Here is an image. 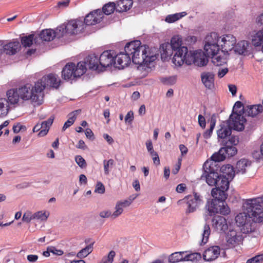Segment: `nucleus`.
Returning a JSON list of instances; mask_svg holds the SVG:
<instances>
[{
	"instance_id": "nucleus-1",
	"label": "nucleus",
	"mask_w": 263,
	"mask_h": 263,
	"mask_svg": "<svg viewBox=\"0 0 263 263\" xmlns=\"http://www.w3.org/2000/svg\"><path fill=\"white\" fill-rule=\"evenodd\" d=\"M154 50L147 45H141L140 40L128 42L125 45L123 52L116 53L115 66L123 69L128 66L132 60L134 64L139 65L138 67H141L144 70L151 68L152 66H154L153 62L158 55Z\"/></svg>"
},
{
	"instance_id": "nucleus-2",
	"label": "nucleus",
	"mask_w": 263,
	"mask_h": 263,
	"mask_svg": "<svg viewBox=\"0 0 263 263\" xmlns=\"http://www.w3.org/2000/svg\"><path fill=\"white\" fill-rule=\"evenodd\" d=\"M60 84V80L58 75L49 73L34 82V84L26 83L18 88L21 99L23 101L30 100L34 105H41L43 103V98H41L39 93L45 89L49 88H58Z\"/></svg>"
},
{
	"instance_id": "nucleus-3",
	"label": "nucleus",
	"mask_w": 263,
	"mask_h": 263,
	"mask_svg": "<svg viewBox=\"0 0 263 263\" xmlns=\"http://www.w3.org/2000/svg\"><path fill=\"white\" fill-rule=\"evenodd\" d=\"M244 207L246 213L238 214L235 217V222L241 232L248 234L254 231V223L263 221V198L247 199Z\"/></svg>"
},
{
	"instance_id": "nucleus-4",
	"label": "nucleus",
	"mask_w": 263,
	"mask_h": 263,
	"mask_svg": "<svg viewBox=\"0 0 263 263\" xmlns=\"http://www.w3.org/2000/svg\"><path fill=\"white\" fill-rule=\"evenodd\" d=\"M229 179L224 175H219L217 182L214 185L215 188L211 191L213 199H208L205 205V209L210 215L218 212L224 216L230 213V209L226 202L228 196L226 191L229 187Z\"/></svg>"
},
{
	"instance_id": "nucleus-5",
	"label": "nucleus",
	"mask_w": 263,
	"mask_h": 263,
	"mask_svg": "<svg viewBox=\"0 0 263 263\" xmlns=\"http://www.w3.org/2000/svg\"><path fill=\"white\" fill-rule=\"evenodd\" d=\"M242 106L243 103L241 101H237L235 103L229 119L219 125L220 128L217 130L218 138H224L230 135L232 129L238 132L244 129V123L247 122V120L241 115V111L238 112L235 110L236 108Z\"/></svg>"
},
{
	"instance_id": "nucleus-6",
	"label": "nucleus",
	"mask_w": 263,
	"mask_h": 263,
	"mask_svg": "<svg viewBox=\"0 0 263 263\" xmlns=\"http://www.w3.org/2000/svg\"><path fill=\"white\" fill-rule=\"evenodd\" d=\"M181 45L182 40L178 36L172 37L170 44H162L160 45L162 57H170L174 53L172 62L176 66H181L183 64V59L189 51L187 47Z\"/></svg>"
},
{
	"instance_id": "nucleus-7",
	"label": "nucleus",
	"mask_w": 263,
	"mask_h": 263,
	"mask_svg": "<svg viewBox=\"0 0 263 263\" xmlns=\"http://www.w3.org/2000/svg\"><path fill=\"white\" fill-rule=\"evenodd\" d=\"M84 29L83 20H71L58 27V39L66 35L77 34Z\"/></svg>"
},
{
	"instance_id": "nucleus-8",
	"label": "nucleus",
	"mask_w": 263,
	"mask_h": 263,
	"mask_svg": "<svg viewBox=\"0 0 263 263\" xmlns=\"http://www.w3.org/2000/svg\"><path fill=\"white\" fill-rule=\"evenodd\" d=\"M210 162V161H206L203 164L201 179H205L209 185L214 186L217 182V178L219 175V165L212 164Z\"/></svg>"
},
{
	"instance_id": "nucleus-9",
	"label": "nucleus",
	"mask_w": 263,
	"mask_h": 263,
	"mask_svg": "<svg viewBox=\"0 0 263 263\" xmlns=\"http://www.w3.org/2000/svg\"><path fill=\"white\" fill-rule=\"evenodd\" d=\"M208 55L202 50H197L194 51L189 50L183 59V64L187 65L192 64L198 67L205 66L209 60Z\"/></svg>"
},
{
	"instance_id": "nucleus-10",
	"label": "nucleus",
	"mask_w": 263,
	"mask_h": 263,
	"mask_svg": "<svg viewBox=\"0 0 263 263\" xmlns=\"http://www.w3.org/2000/svg\"><path fill=\"white\" fill-rule=\"evenodd\" d=\"M219 37L217 33L211 32L204 39V50L209 57H215L219 51L220 45L218 44Z\"/></svg>"
},
{
	"instance_id": "nucleus-11",
	"label": "nucleus",
	"mask_w": 263,
	"mask_h": 263,
	"mask_svg": "<svg viewBox=\"0 0 263 263\" xmlns=\"http://www.w3.org/2000/svg\"><path fill=\"white\" fill-rule=\"evenodd\" d=\"M183 200H184L187 205L185 211L186 214L195 212L199 206L203 203L202 197L199 193L195 192H193V195L185 196Z\"/></svg>"
},
{
	"instance_id": "nucleus-12",
	"label": "nucleus",
	"mask_w": 263,
	"mask_h": 263,
	"mask_svg": "<svg viewBox=\"0 0 263 263\" xmlns=\"http://www.w3.org/2000/svg\"><path fill=\"white\" fill-rule=\"evenodd\" d=\"M116 52L113 50L104 51L99 58V65L102 67L106 68L116 64L115 60Z\"/></svg>"
},
{
	"instance_id": "nucleus-13",
	"label": "nucleus",
	"mask_w": 263,
	"mask_h": 263,
	"mask_svg": "<svg viewBox=\"0 0 263 263\" xmlns=\"http://www.w3.org/2000/svg\"><path fill=\"white\" fill-rule=\"evenodd\" d=\"M220 44L221 50L224 54H229V52L234 50L236 44L235 36L231 34L223 35L221 38Z\"/></svg>"
},
{
	"instance_id": "nucleus-14",
	"label": "nucleus",
	"mask_w": 263,
	"mask_h": 263,
	"mask_svg": "<svg viewBox=\"0 0 263 263\" xmlns=\"http://www.w3.org/2000/svg\"><path fill=\"white\" fill-rule=\"evenodd\" d=\"M218 213L221 214L220 212H218L214 215H210V216H213L211 219L212 228L216 231L226 232L228 229L227 220L224 217L216 215V214ZM208 215L210 216L209 214Z\"/></svg>"
},
{
	"instance_id": "nucleus-15",
	"label": "nucleus",
	"mask_w": 263,
	"mask_h": 263,
	"mask_svg": "<svg viewBox=\"0 0 263 263\" xmlns=\"http://www.w3.org/2000/svg\"><path fill=\"white\" fill-rule=\"evenodd\" d=\"M103 17L104 16L100 9L95 10L86 15L83 21L84 26L96 25L99 23Z\"/></svg>"
},
{
	"instance_id": "nucleus-16",
	"label": "nucleus",
	"mask_w": 263,
	"mask_h": 263,
	"mask_svg": "<svg viewBox=\"0 0 263 263\" xmlns=\"http://www.w3.org/2000/svg\"><path fill=\"white\" fill-rule=\"evenodd\" d=\"M234 50L236 53L244 56L252 54V48L248 41L243 40L236 43Z\"/></svg>"
},
{
	"instance_id": "nucleus-17",
	"label": "nucleus",
	"mask_w": 263,
	"mask_h": 263,
	"mask_svg": "<svg viewBox=\"0 0 263 263\" xmlns=\"http://www.w3.org/2000/svg\"><path fill=\"white\" fill-rule=\"evenodd\" d=\"M226 240L229 247L233 248L242 240V236L240 232L230 229L226 235Z\"/></svg>"
},
{
	"instance_id": "nucleus-18",
	"label": "nucleus",
	"mask_w": 263,
	"mask_h": 263,
	"mask_svg": "<svg viewBox=\"0 0 263 263\" xmlns=\"http://www.w3.org/2000/svg\"><path fill=\"white\" fill-rule=\"evenodd\" d=\"M75 63L68 62L63 68L61 72L62 78L66 81L77 78L75 70Z\"/></svg>"
},
{
	"instance_id": "nucleus-19",
	"label": "nucleus",
	"mask_w": 263,
	"mask_h": 263,
	"mask_svg": "<svg viewBox=\"0 0 263 263\" xmlns=\"http://www.w3.org/2000/svg\"><path fill=\"white\" fill-rule=\"evenodd\" d=\"M220 249L218 246H211L205 250L203 259L206 261H212L217 258L220 255Z\"/></svg>"
},
{
	"instance_id": "nucleus-20",
	"label": "nucleus",
	"mask_w": 263,
	"mask_h": 263,
	"mask_svg": "<svg viewBox=\"0 0 263 263\" xmlns=\"http://www.w3.org/2000/svg\"><path fill=\"white\" fill-rule=\"evenodd\" d=\"M201 81L204 86L212 89L214 86V74L211 72H203L201 74Z\"/></svg>"
},
{
	"instance_id": "nucleus-21",
	"label": "nucleus",
	"mask_w": 263,
	"mask_h": 263,
	"mask_svg": "<svg viewBox=\"0 0 263 263\" xmlns=\"http://www.w3.org/2000/svg\"><path fill=\"white\" fill-rule=\"evenodd\" d=\"M7 102L11 105H14L17 104L20 99H21V95L18 91V88H11L7 91Z\"/></svg>"
},
{
	"instance_id": "nucleus-22",
	"label": "nucleus",
	"mask_w": 263,
	"mask_h": 263,
	"mask_svg": "<svg viewBox=\"0 0 263 263\" xmlns=\"http://www.w3.org/2000/svg\"><path fill=\"white\" fill-rule=\"evenodd\" d=\"M20 47V43L17 40L10 42L7 44L4 43V52L8 55H14L19 50Z\"/></svg>"
},
{
	"instance_id": "nucleus-23",
	"label": "nucleus",
	"mask_w": 263,
	"mask_h": 263,
	"mask_svg": "<svg viewBox=\"0 0 263 263\" xmlns=\"http://www.w3.org/2000/svg\"><path fill=\"white\" fill-rule=\"evenodd\" d=\"M58 27L55 30H53L51 29H46L43 30L39 34L40 38L46 42H49L54 39L55 37L58 38Z\"/></svg>"
},
{
	"instance_id": "nucleus-24",
	"label": "nucleus",
	"mask_w": 263,
	"mask_h": 263,
	"mask_svg": "<svg viewBox=\"0 0 263 263\" xmlns=\"http://www.w3.org/2000/svg\"><path fill=\"white\" fill-rule=\"evenodd\" d=\"M84 60L87 65L88 68L92 70L98 69L99 65V60L98 56L95 54H90L87 56Z\"/></svg>"
},
{
	"instance_id": "nucleus-25",
	"label": "nucleus",
	"mask_w": 263,
	"mask_h": 263,
	"mask_svg": "<svg viewBox=\"0 0 263 263\" xmlns=\"http://www.w3.org/2000/svg\"><path fill=\"white\" fill-rule=\"evenodd\" d=\"M134 199V198L129 199V200H124L123 201L117 202L115 206L116 210L112 215V218H116L120 216L123 213V208L129 206Z\"/></svg>"
},
{
	"instance_id": "nucleus-26",
	"label": "nucleus",
	"mask_w": 263,
	"mask_h": 263,
	"mask_svg": "<svg viewBox=\"0 0 263 263\" xmlns=\"http://www.w3.org/2000/svg\"><path fill=\"white\" fill-rule=\"evenodd\" d=\"M133 4V0H119L117 2L116 11L118 12H126L129 10Z\"/></svg>"
},
{
	"instance_id": "nucleus-27",
	"label": "nucleus",
	"mask_w": 263,
	"mask_h": 263,
	"mask_svg": "<svg viewBox=\"0 0 263 263\" xmlns=\"http://www.w3.org/2000/svg\"><path fill=\"white\" fill-rule=\"evenodd\" d=\"M222 173V175H224L228 177L230 180H232L235 176V171L233 166L229 164L223 165L221 167L219 166V173Z\"/></svg>"
},
{
	"instance_id": "nucleus-28",
	"label": "nucleus",
	"mask_w": 263,
	"mask_h": 263,
	"mask_svg": "<svg viewBox=\"0 0 263 263\" xmlns=\"http://www.w3.org/2000/svg\"><path fill=\"white\" fill-rule=\"evenodd\" d=\"M54 117L51 116L47 120L42 122V129L39 132L38 136L43 137L46 135L49 131L50 126L53 123Z\"/></svg>"
},
{
	"instance_id": "nucleus-29",
	"label": "nucleus",
	"mask_w": 263,
	"mask_h": 263,
	"mask_svg": "<svg viewBox=\"0 0 263 263\" xmlns=\"http://www.w3.org/2000/svg\"><path fill=\"white\" fill-rule=\"evenodd\" d=\"M247 107L246 115L252 117L256 116L263 110V106L261 104L251 105Z\"/></svg>"
},
{
	"instance_id": "nucleus-30",
	"label": "nucleus",
	"mask_w": 263,
	"mask_h": 263,
	"mask_svg": "<svg viewBox=\"0 0 263 263\" xmlns=\"http://www.w3.org/2000/svg\"><path fill=\"white\" fill-rule=\"evenodd\" d=\"M226 158V155L223 153L222 150L220 148L218 152L214 153L210 160L206 161H210V163L217 164V163L223 161Z\"/></svg>"
},
{
	"instance_id": "nucleus-31",
	"label": "nucleus",
	"mask_w": 263,
	"mask_h": 263,
	"mask_svg": "<svg viewBox=\"0 0 263 263\" xmlns=\"http://www.w3.org/2000/svg\"><path fill=\"white\" fill-rule=\"evenodd\" d=\"M251 42L255 47L260 46L263 44V28L252 35Z\"/></svg>"
},
{
	"instance_id": "nucleus-32",
	"label": "nucleus",
	"mask_w": 263,
	"mask_h": 263,
	"mask_svg": "<svg viewBox=\"0 0 263 263\" xmlns=\"http://www.w3.org/2000/svg\"><path fill=\"white\" fill-rule=\"evenodd\" d=\"M75 70L78 78L81 77L86 73L88 68L87 65L84 60L80 61L75 64Z\"/></svg>"
},
{
	"instance_id": "nucleus-33",
	"label": "nucleus",
	"mask_w": 263,
	"mask_h": 263,
	"mask_svg": "<svg viewBox=\"0 0 263 263\" xmlns=\"http://www.w3.org/2000/svg\"><path fill=\"white\" fill-rule=\"evenodd\" d=\"M186 252H176L172 253L168 257V261L170 263H177L184 261V254Z\"/></svg>"
},
{
	"instance_id": "nucleus-34",
	"label": "nucleus",
	"mask_w": 263,
	"mask_h": 263,
	"mask_svg": "<svg viewBox=\"0 0 263 263\" xmlns=\"http://www.w3.org/2000/svg\"><path fill=\"white\" fill-rule=\"evenodd\" d=\"M223 147H221L223 153L228 158L235 156L237 152V149L235 146L223 143Z\"/></svg>"
},
{
	"instance_id": "nucleus-35",
	"label": "nucleus",
	"mask_w": 263,
	"mask_h": 263,
	"mask_svg": "<svg viewBox=\"0 0 263 263\" xmlns=\"http://www.w3.org/2000/svg\"><path fill=\"white\" fill-rule=\"evenodd\" d=\"M250 165L249 161L246 159H241L236 164V172L237 173L244 174L246 172V167Z\"/></svg>"
},
{
	"instance_id": "nucleus-36",
	"label": "nucleus",
	"mask_w": 263,
	"mask_h": 263,
	"mask_svg": "<svg viewBox=\"0 0 263 263\" xmlns=\"http://www.w3.org/2000/svg\"><path fill=\"white\" fill-rule=\"evenodd\" d=\"M210 128L206 130L203 134L204 138L209 139L213 133V131L215 128L216 123V117L215 114L212 115L210 118Z\"/></svg>"
},
{
	"instance_id": "nucleus-37",
	"label": "nucleus",
	"mask_w": 263,
	"mask_h": 263,
	"mask_svg": "<svg viewBox=\"0 0 263 263\" xmlns=\"http://www.w3.org/2000/svg\"><path fill=\"white\" fill-rule=\"evenodd\" d=\"M186 15L187 13L185 11L170 14L166 16L165 21L168 23H172L181 19Z\"/></svg>"
},
{
	"instance_id": "nucleus-38",
	"label": "nucleus",
	"mask_w": 263,
	"mask_h": 263,
	"mask_svg": "<svg viewBox=\"0 0 263 263\" xmlns=\"http://www.w3.org/2000/svg\"><path fill=\"white\" fill-rule=\"evenodd\" d=\"M80 111L81 110H76L70 112L68 115L69 117L68 119L64 124V125L62 127L63 131L65 130L67 128L71 126L74 123L77 118L76 112Z\"/></svg>"
},
{
	"instance_id": "nucleus-39",
	"label": "nucleus",
	"mask_w": 263,
	"mask_h": 263,
	"mask_svg": "<svg viewBox=\"0 0 263 263\" xmlns=\"http://www.w3.org/2000/svg\"><path fill=\"white\" fill-rule=\"evenodd\" d=\"M115 10H116V4L114 2H109L103 6L101 12L103 15H108L112 13Z\"/></svg>"
},
{
	"instance_id": "nucleus-40",
	"label": "nucleus",
	"mask_w": 263,
	"mask_h": 263,
	"mask_svg": "<svg viewBox=\"0 0 263 263\" xmlns=\"http://www.w3.org/2000/svg\"><path fill=\"white\" fill-rule=\"evenodd\" d=\"M94 242L87 245L84 248L81 249L77 254L78 258H82L86 257L87 255L90 254L93 250V246Z\"/></svg>"
},
{
	"instance_id": "nucleus-41",
	"label": "nucleus",
	"mask_w": 263,
	"mask_h": 263,
	"mask_svg": "<svg viewBox=\"0 0 263 263\" xmlns=\"http://www.w3.org/2000/svg\"><path fill=\"white\" fill-rule=\"evenodd\" d=\"M33 34H30L28 35L21 37V41L22 45L25 47H30L33 44V41L35 42L36 39L34 37Z\"/></svg>"
},
{
	"instance_id": "nucleus-42",
	"label": "nucleus",
	"mask_w": 263,
	"mask_h": 263,
	"mask_svg": "<svg viewBox=\"0 0 263 263\" xmlns=\"http://www.w3.org/2000/svg\"><path fill=\"white\" fill-rule=\"evenodd\" d=\"M6 99H0V116H6L9 111V105H7Z\"/></svg>"
},
{
	"instance_id": "nucleus-43",
	"label": "nucleus",
	"mask_w": 263,
	"mask_h": 263,
	"mask_svg": "<svg viewBox=\"0 0 263 263\" xmlns=\"http://www.w3.org/2000/svg\"><path fill=\"white\" fill-rule=\"evenodd\" d=\"M211 230L209 224L205 223L204 226L203 232L202 233V238L200 242V246L205 244L209 239V237L210 234Z\"/></svg>"
},
{
	"instance_id": "nucleus-44",
	"label": "nucleus",
	"mask_w": 263,
	"mask_h": 263,
	"mask_svg": "<svg viewBox=\"0 0 263 263\" xmlns=\"http://www.w3.org/2000/svg\"><path fill=\"white\" fill-rule=\"evenodd\" d=\"M232 134V133H231ZM228 137H229V140L228 141H223V143H225V144H229L232 145H236L239 142V138L238 136H236L234 135H232L230 134V135H228L226 137L224 138H221L222 139H227Z\"/></svg>"
},
{
	"instance_id": "nucleus-45",
	"label": "nucleus",
	"mask_w": 263,
	"mask_h": 263,
	"mask_svg": "<svg viewBox=\"0 0 263 263\" xmlns=\"http://www.w3.org/2000/svg\"><path fill=\"white\" fill-rule=\"evenodd\" d=\"M49 215V213H48V214H46V212L41 211L33 214V219L40 220L41 221H46Z\"/></svg>"
},
{
	"instance_id": "nucleus-46",
	"label": "nucleus",
	"mask_w": 263,
	"mask_h": 263,
	"mask_svg": "<svg viewBox=\"0 0 263 263\" xmlns=\"http://www.w3.org/2000/svg\"><path fill=\"white\" fill-rule=\"evenodd\" d=\"M114 160L110 159L108 160H104L103 161L104 174L106 175L109 173V168H112L114 165Z\"/></svg>"
},
{
	"instance_id": "nucleus-47",
	"label": "nucleus",
	"mask_w": 263,
	"mask_h": 263,
	"mask_svg": "<svg viewBox=\"0 0 263 263\" xmlns=\"http://www.w3.org/2000/svg\"><path fill=\"white\" fill-rule=\"evenodd\" d=\"M75 161L81 168H85L87 166L85 159L80 155H77L75 157Z\"/></svg>"
},
{
	"instance_id": "nucleus-48",
	"label": "nucleus",
	"mask_w": 263,
	"mask_h": 263,
	"mask_svg": "<svg viewBox=\"0 0 263 263\" xmlns=\"http://www.w3.org/2000/svg\"><path fill=\"white\" fill-rule=\"evenodd\" d=\"M176 82V77L171 76L168 78H163L162 79V82L164 84L168 85H174Z\"/></svg>"
},
{
	"instance_id": "nucleus-49",
	"label": "nucleus",
	"mask_w": 263,
	"mask_h": 263,
	"mask_svg": "<svg viewBox=\"0 0 263 263\" xmlns=\"http://www.w3.org/2000/svg\"><path fill=\"white\" fill-rule=\"evenodd\" d=\"M197 256H198L199 258H201V254L199 253L186 254L184 256V261H194Z\"/></svg>"
},
{
	"instance_id": "nucleus-50",
	"label": "nucleus",
	"mask_w": 263,
	"mask_h": 263,
	"mask_svg": "<svg viewBox=\"0 0 263 263\" xmlns=\"http://www.w3.org/2000/svg\"><path fill=\"white\" fill-rule=\"evenodd\" d=\"M263 261L262 255H257L249 259L246 263H260Z\"/></svg>"
},
{
	"instance_id": "nucleus-51",
	"label": "nucleus",
	"mask_w": 263,
	"mask_h": 263,
	"mask_svg": "<svg viewBox=\"0 0 263 263\" xmlns=\"http://www.w3.org/2000/svg\"><path fill=\"white\" fill-rule=\"evenodd\" d=\"M134 119V112L132 110L129 111L125 117V122L127 124H131Z\"/></svg>"
},
{
	"instance_id": "nucleus-52",
	"label": "nucleus",
	"mask_w": 263,
	"mask_h": 263,
	"mask_svg": "<svg viewBox=\"0 0 263 263\" xmlns=\"http://www.w3.org/2000/svg\"><path fill=\"white\" fill-rule=\"evenodd\" d=\"M105 191V189L104 184L100 181L98 182L96 186L95 192L98 194H103Z\"/></svg>"
},
{
	"instance_id": "nucleus-53",
	"label": "nucleus",
	"mask_w": 263,
	"mask_h": 263,
	"mask_svg": "<svg viewBox=\"0 0 263 263\" xmlns=\"http://www.w3.org/2000/svg\"><path fill=\"white\" fill-rule=\"evenodd\" d=\"M211 58L212 59L213 63L217 66L221 65L222 63H224V59L221 58V56L213 57V58Z\"/></svg>"
},
{
	"instance_id": "nucleus-54",
	"label": "nucleus",
	"mask_w": 263,
	"mask_h": 263,
	"mask_svg": "<svg viewBox=\"0 0 263 263\" xmlns=\"http://www.w3.org/2000/svg\"><path fill=\"white\" fill-rule=\"evenodd\" d=\"M32 219H33V214H31L30 212L25 213L22 217V220L27 223L30 222Z\"/></svg>"
},
{
	"instance_id": "nucleus-55",
	"label": "nucleus",
	"mask_w": 263,
	"mask_h": 263,
	"mask_svg": "<svg viewBox=\"0 0 263 263\" xmlns=\"http://www.w3.org/2000/svg\"><path fill=\"white\" fill-rule=\"evenodd\" d=\"M198 121L199 126L202 128H205L206 126V121L205 118L202 115H199L198 117Z\"/></svg>"
},
{
	"instance_id": "nucleus-56",
	"label": "nucleus",
	"mask_w": 263,
	"mask_h": 263,
	"mask_svg": "<svg viewBox=\"0 0 263 263\" xmlns=\"http://www.w3.org/2000/svg\"><path fill=\"white\" fill-rule=\"evenodd\" d=\"M85 134L86 137L91 140H93L95 138L93 133L90 128H87L86 129Z\"/></svg>"
},
{
	"instance_id": "nucleus-57",
	"label": "nucleus",
	"mask_w": 263,
	"mask_h": 263,
	"mask_svg": "<svg viewBox=\"0 0 263 263\" xmlns=\"http://www.w3.org/2000/svg\"><path fill=\"white\" fill-rule=\"evenodd\" d=\"M23 128L25 129L26 127L21 125L20 123H17L13 126V131L15 134L19 133Z\"/></svg>"
},
{
	"instance_id": "nucleus-58",
	"label": "nucleus",
	"mask_w": 263,
	"mask_h": 263,
	"mask_svg": "<svg viewBox=\"0 0 263 263\" xmlns=\"http://www.w3.org/2000/svg\"><path fill=\"white\" fill-rule=\"evenodd\" d=\"M151 155L153 157V160L154 161V163L156 165L160 164L159 157L157 153L156 152H153L152 154H151Z\"/></svg>"
},
{
	"instance_id": "nucleus-59",
	"label": "nucleus",
	"mask_w": 263,
	"mask_h": 263,
	"mask_svg": "<svg viewBox=\"0 0 263 263\" xmlns=\"http://www.w3.org/2000/svg\"><path fill=\"white\" fill-rule=\"evenodd\" d=\"M112 214H111V212L109 210L102 211L99 214L100 216L102 218H108L111 216V218L114 219L112 217Z\"/></svg>"
},
{
	"instance_id": "nucleus-60",
	"label": "nucleus",
	"mask_w": 263,
	"mask_h": 263,
	"mask_svg": "<svg viewBox=\"0 0 263 263\" xmlns=\"http://www.w3.org/2000/svg\"><path fill=\"white\" fill-rule=\"evenodd\" d=\"M116 255V253L114 251H110L108 255L107 258H104L107 260V261L109 263H112L114 260V258Z\"/></svg>"
},
{
	"instance_id": "nucleus-61",
	"label": "nucleus",
	"mask_w": 263,
	"mask_h": 263,
	"mask_svg": "<svg viewBox=\"0 0 263 263\" xmlns=\"http://www.w3.org/2000/svg\"><path fill=\"white\" fill-rule=\"evenodd\" d=\"M50 247H51V251H52L51 253L55 254V255H59V256H61L64 254V252L63 250H60V249H57L55 247H53V246H50Z\"/></svg>"
},
{
	"instance_id": "nucleus-62",
	"label": "nucleus",
	"mask_w": 263,
	"mask_h": 263,
	"mask_svg": "<svg viewBox=\"0 0 263 263\" xmlns=\"http://www.w3.org/2000/svg\"><path fill=\"white\" fill-rule=\"evenodd\" d=\"M228 72V69L227 68L219 69L218 72V77L219 78L223 77Z\"/></svg>"
},
{
	"instance_id": "nucleus-63",
	"label": "nucleus",
	"mask_w": 263,
	"mask_h": 263,
	"mask_svg": "<svg viewBox=\"0 0 263 263\" xmlns=\"http://www.w3.org/2000/svg\"><path fill=\"white\" fill-rule=\"evenodd\" d=\"M185 189L186 185L184 183H180L177 186L176 191L179 193H181L184 192Z\"/></svg>"
},
{
	"instance_id": "nucleus-64",
	"label": "nucleus",
	"mask_w": 263,
	"mask_h": 263,
	"mask_svg": "<svg viewBox=\"0 0 263 263\" xmlns=\"http://www.w3.org/2000/svg\"><path fill=\"white\" fill-rule=\"evenodd\" d=\"M229 90L232 93V96H236L237 92V87L235 85L229 84L228 85Z\"/></svg>"
}]
</instances>
